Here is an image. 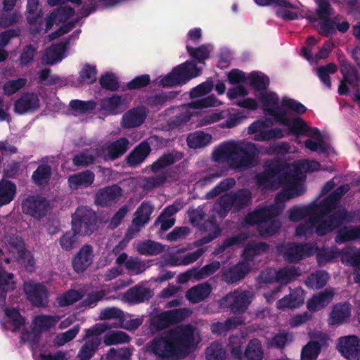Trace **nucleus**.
<instances>
[{"label":"nucleus","mask_w":360,"mask_h":360,"mask_svg":"<svg viewBox=\"0 0 360 360\" xmlns=\"http://www.w3.org/2000/svg\"><path fill=\"white\" fill-rule=\"evenodd\" d=\"M137 250L141 255H155L163 251V246L159 243L148 240L139 244Z\"/></svg>","instance_id":"59"},{"label":"nucleus","mask_w":360,"mask_h":360,"mask_svg":"<svg viewBox=\"0 0 360 360\" xmlns=\"http://www.w3.org/2000/svg\"><path fill=\"white\" fill-rule=\"evenodd\" d=\"M273 217L266 222L258 226V232L262 237L271 236L276 234L281 227V222L279 219Z\"/></svg>","instance_id":"52"},{"label":"nucleus","mask_w":360,"mask_h":360,"mask_svg":"<svg viewBox=\"0 0 360 360\" xmlns=\"http://www.w3.org/2000/svg\"><path fill=\"white\" fill-rule=\"evenodd\" d=\"M233 209V205L228 195L221 196L214 204L213 210L221 219H224L229 211Z\"/></svg>","instance_id":"57"},{"label":"nucleus","mask_w":360,"mask_h":360,"mask_svg":"<svg viewBox=\"0 0 360 360\" xmlns=\"http://www.w3.org/2000/svg\"><path fill=\"white\" fill-rule=\"evenodd\" d=\"M148 348L153 354L161 359L181 358L170 332L154 337L148 343Z\"/></svg>","instance_id":"8"},{"label":"nucleus","mask_w":360,"mask_h":360,"mask_svg":"<svg viewBox=\"0 0 360 360\" xmlns=\"http://www.w3.org/2000/svg\"><path fill=\"white\" fill-rule=\"evenodd\" d=\"M337 70L338 67L333 63H330L326 65H322L317 68V75L319 78L321 82L329 89H330L332 86L330 75L335 73Z\"/></svg>","instance_id":"53"},{"label":"nucleus","mask_w":360,"mask_h":360,"mask_svg":"<svg viewBox=\"0 0 360 360\" xmlns=\"http://www.w3.org/2000/svg\"><path fill=\"white\" fill-rule=\"evenodd\" d=\"M242 322L237 317L227 319L224 322L213 323L210 326L212 333L216 335L226 334L228 331L240 326Z\"/></svg>","instance_id":"48"},{"label":"nucleus","mask_w":360,"mask_h":360,"mask_svg":"<svg viewBox=\"0 0 360 360\" xmlns=\"http://www.w3.org/2000/svg\"><path fill=\"white\" fill-rule=\"evenodd\" d=\"M276 122L286 126L289 129V133L295 136L303 135L311 129L307 122L300 117L290 119L288 117L287 110L276 113Z\"/></svg>","instance_id":"20"},{"label":"nucleus","mask_w":360,"mask_h":360,"mask_svg":"<svg viewBox=\"0 0 360 360\" xmlns=\"http://www.w3.org/2000/svg\"><path fill=\"white\" fill-rule=\"evenodd\" d=\"M39 108L38 96L33 92H26L17 99L14 104V111L23 115L27 112H34Z\"/></svg>","instance_id":"23"},{"label":"nucleus","mask_w":360,"mask_h":360,"mask_svg":"<svg viewBox=\"0 0 360 360\" xmlns=\"http://www.w3.org/2000/svg\"><path fill=\"white\" fill-rule=\"evenodd\" d=\"M192 311L188 308L167 310L156 314L150 319V326L156 331L163 330L176 325L191 316Z\"/></svg>","instance_id":"9"},{"label":"nucleus","mask_w":360,"mask_h":360,"mask_svg":"<svg viewBox=\"0 0 360 360\" xmlns=\"http://www.w3.org/2000/svg\"><path fill=\"white\" fill-rule=\"evenodd\" d=\"M123 195V190L117 184L105 186L97 191L94 202L101 207H109L117 204Z\"/></svg>","instance_id":"17"},{"label":"nucleus","mask_w":360,"mask_h":360,"mask_svg":"<svg viewBox=\"0 0 360 360\" xmlns=\"http://www.w3.org/2000/svg\"><path fill=\"white\" fill-rule=\"evenodd\" d=\"M144 108H134L127 111L122 116V124L125 129H131L141 126L146 118Z\"/></svg>","instance_id":"28"},{"label":"nucleus","mask_w":360,"mask_h":360,"mask_svg":"<svg viewBox=\"0 0 360 360\" xmlns=\"http://www.w3.org/2000/svg\"><path fill=\"white\" fill-rule=\"evenodd\" d=\"M314 250V244L291 243L285 246L282 252V255L285 261L289 263H297L305 258L313 256Z\"/></svg>","instance_id":"15"},{"label":"nucleus","mask_w":360,"mask_h":360,"mask_svg":"<svg viewBox=\"0 0 360 360\" xmlns=\"http://www.w3.org/2000/svg\"><path fill=\"white\" fill-rule=\"evenodd\" d=\"M360 238V226H344L338 231L335 240L337 243H345Z\"/></svg>","instance_id":"44"},{"label":"nucleus","mask_w":360,"mask_h":360,"mask_svg":"<svg viewBox=\"0 0 360 360\" xmlns=\"http://www.w3.org/2000/svg\"><path fill=\"white\" fill-rule=\"evenodd\" d=\"M301 275V269L295 266H285L276 270V283L287 285Z\"/></svg>","instance_id":"42"},{"label":"nucleus","mask_w":360,"mask_h":360,"mask_svg":"<svg viewBox=\"0 0 360 360\" xmlns=\"http://www.w3.org/2000/svg\"><path fill=\"white\" fill-rule=\"evenodd\" d=\"M77 235L73 231H66L59 238L60 248L65 251H70L76 248L78 243Z\"/></svg>","instance_id":"61"},{"label":"nucleus","mask_w":360,"mask_h":360,"mask_svg":"<svg viewBox=\"0 0 360 360\" xmlns=\"http://www.w3.org/2000/svg\"><path fill=\"white\" fill-rule=\"evenodd\" d=\"M311 216H314L311 205L305 207H293L288 210L289 220L292 222L299 221Z\"/></svg>","instance_id":"58"},{"label":"nucleus","mask_w":360,"mask_h":360,"mask_svg":"<svg viewBox=\"0 0 360 360\" xmlns=\"http://www.w3.org/2000/svg\"><path fill=\"white\" fill-rule=\"evenodd\" d=\"M22 19L21 13L18 11L0 12V28H7L18 24Z\"/></svg>","instance_id":"51"},{"label":"nucleus","mask_w":360,"mask_h":360,"mask_svg":"<svg viewBox=\"0 0 360 360\" xmlns=\"http://www.w3.org/2000/svg\"><path fill=\"white\" fill-rule=\"evenodd\" d=\"M212 292L210 284L205 282L195 285L186 292V298L193 304L199 303L205 300Z\"/></svg>","instance_id":"38"},{"label":"nucleus","mask_w":360,"mask_h":360,"mask_svg":"<svg viewBox=\"0 0 360 360\" xmlns=\"http://www.w3.org/2000/svg\"><path fill=\"white\" fill-rule=\"evenodd\" d=\"M338 349L348 360H360V340L355 335L339 338Z\"/></svg>","instance_id":"19"},{"label":"nucleus","mask_w":360,"mask_h":360,"mask_svg":"<svg viewBox=\"0 0 360 360\" xmlns=\"http://www.w3.org/2000/svg\"><path fill=\"white\" fill-rule=\"evenodd\" d=\"M209 228L213 229V231L196 240V246L199 247L207 244L217 238L220 235L221 229L217 224L214 214H212L209 217L208 219L204 223V224L202 225L200 229L207 231Z\"/></svg>","instance_id":"35"},{"label":"nucleus","mask_w":360,"mask_h":360,"mask_svg":"<svg viewBox=\"0 0 360 360\" xmlns=\"http://www.w3.org/2000/svg\"><path fill=\"white\" fill-rule=\"evenodd\" d=\"M260 101L264 106V113L266 115L273 116L276 121V113L286 111V109L278 105V96L274 92L263 93L260 97Z\"/></svg>","instance_id":"29"},{"label":"nucleus","mask_w":360,"mask_h":360,"mask_svg":"<svg viewBox=\"0 0 360 360\" xmlns=\"http://www.w3.org/2000/svg\"><path fill=\"white\" fill-rule=\"evenodd\" d=\"M129 141L126 137H121L117 140L105 143L101 148L96 150L97 158L104 161H114L121 158L129 149Z\"/></svg>","instance_id":"12"},{"label":"nucleus","mask_w":360,"mask_h":360,"mask_svg":"<svg viewBox=\"0 0 360 360\" xmlns=\"http://www.w3.org/2000/svg\"><path fill=\"white\" fill-rule=\"evenodd\" d=\"M342 264L351 266L360 265V252H354L350 248L340 250V257Z\"/></svg>","instance_id":"55"},{"label":"nucleus","mask_w":360,"mask_h":360,"mask_svg":"<svg viewBox=\"0 0 360 360\" xmlns=\"http://www.w3.org/2000/svg\"><path fill=\"white\" fill-rule=\"evenodd\" d=\"M212 136L202 131H195L188 135L186 139L187 145L190 148L198 149L205 147L212 141Z\"/></svg>","instance_id":"43"},{"label":"nucleus","mask_w":360,"mask_h":360,"mask_svg":"<svg viewBox=\"0 0 360 360\" xmlns=\"http://www.w3.org/2000/svg\"><path fill=\"white\" fill-rule=\"evenodd\" d=\"M314 219V217L311 216L307 221L298 224L295 229V236L297 237H304L311 236L314 232L316 233V226L319 225V221Z\"/></svg>","instance_id":"54"},{"label":"nucleus","mask_w":360,"mask_h":360,"mask_svg":"<svg viewBox=\"0 0 360 360\" xmlns=\"http://www.w3.org/2000/svg\"><path fill=\"white\" fill-rule=\"evenodd\" d=\"M354 216L345 207H338L332 213L319 221L316 226V234L319 236H325L338 229L343 224L350 223Z\"/></svg>","instance_id":"5"},{"label":"nucleus","mask_w":360,"mask_h":360,"mask_svg":"<svg viewBox=\"0 0 360 360\" xmlns=\"http://www.w3.org/2000/svg\"><path fill=\"white\" fill-rule=\"evenodd\" d=\"M83 293L75 290H69L61 296L58 297V305L61 307H68L73 304L77 301L82 300Z\"/></svg>","instance_id":"63"},{"label":"nucleus","mask_w":360,"mask_h":360,"mask_svg":"<svg viewBox=\"0 0 360 360\" xmlns=\"http://www.w3.org/2000/svg\"><path fill=\"white\" fill-rule=\"evenodd\" d=\"M315 221H319L338 208L339 204L328 195L318 203L311 204Z\"/></svg>","instance_id":"25"},{"label":"nucleus","mask_w":360,"mask_h":360,"mask_svg":"<svg viewBox=\"0 0 360 360\" xmlns=\"http://www.w3.org/2000/svg\"><path fill=\"white\" fill-rule=\"evenodd\" d=\"M153 290L149 288L137 284L129 288L124 294V300L132 304L148 301L153 296Z\"/></svg>","instance_id":"24"},{"label":"nucleus","mask_w":360,"mask_h":360,"mask_svg":"<svg viewBox=\"0 0 360 360\" xmlns=\"http://www.w3.org/2000/svg\"><path fill=\"white\" fill-rule=\"evenodd\" d=\"M329 278V274L324 270L316 271L311 274L305 280V285L312 289H321L323 288Z\"/></svg>","instance_id":"47"},{"label":"nucleus","mask_w":360,"mask_h":360,"mask_svg":"<svg viewBox=\"0 0 360 360\" xmlns=\"http://www.w3.org/2000/svg\"><path fill=\"white\" fill-rule=\"evenodd\" d=\"M251 301L249 292H231L224 296L220 302L221 306L229 309L234 314H243L248 308Z\"/></svg>","instance_id":"14"},{"label":"nucleus","mask_w":360,"mask_h":360,"mask_svg":"<svg viewBox=\"0 0 360 360\" xmlns=\"http://www.w3.org/2000/svg\"><path fill=\"white\" fill-rule=\"evenodd\" d=\"M264 350L259 340H250L244 352V360H262Z\"/></svg>","instance_id":"45"},{"label":"nucleus","mask_w":360,"mask_h":360,"mask_svg":"<svg viewBox=\"0 0 360 360\" xmlns=\"http://www.w3.org/2000/svg\"><path fill=\"white\" fill-rule=\"evenodd\" d=\"M58 316H52L46 314L37 315L33 320L34 331H38L39 333L49 331L51 328L56 326L59 321Z\"/></svg>","instance_id":"41"},{"label":"nucleus","mask_w":360,"mask_h":360,"mask_svg":"<svg viewBox=\"0 0 360 360\" xmlns=\"http://www.w3.org/2000/svg\"><path fill=\"white\" fill-rule=\"evenodd\" d=\"M13 274L8 273L0 262V307L6 304L7 294L14 290L15 283L13 281Z\"/></svg>","instance_id":"34"},{"label":"nucleus","mask_w":360,"mask_h":360,"mask_svg":"<svg viewBox=\"0 0 360 360\" xmlns=\"http://www.w3.org/2000/svg\"><path fill=\"white\" fill-rule=\"evenodd\" d=\"M150 146L146 141H141L126 158L127 163L131 167H136L149 155Z\"/></svg>","instance_id":"30"},{"label":"nucleus","mask_w":360,"mask_h":360,"mask_svg":"<svg viewBox=\"0 0 360 360\" xmlns=\"http://www.w3.org/2000/svg\"><path fill=\"white\" fill-rule=\"evenodd\" d=\"M314 254L316 253V262L319 266H323L335 259L340 257V250L336 246L328 248L323 246L319 248L314 245Z\"/></svg>","instance_id":"36"},{"label":"nucleus","mask_w":360,"mask_h":360,"mask_svg":"<svg viewBox=\"0 0 360 360\" xmlns=\"http://www.w3.org/2000/svg\"><path fill=\"white\" fill-rule=\"evenodd\" d=\"M250 85L255 90H266L270 83L269 78L265 74L259 72H252L248 76Z\"/></svg>","instance_id":"50"},{"label":"nucleus","mask_w":360,"mask_h":360,"mask_svg":"<svg viewBox=\"0 0 360 360\" xmlns=\"http://www.w3.org/2000/svg\"><path fill=\"white\" fill-rule=\"evenodd\" d=\"M16 193L15 184L8 180L0 181V207L10 203Z\"/></svg>","instance_id":"46"},{"label":"nucleus","mask_w":360,"mask_h":360,"mask_svg":"<svg viewBox=\"0 0 360 360\" xmlns=\"http://www.w3.org/2000/svg\"><path fill=\"white\" fill-rule=\"evenodd\" d=\"M25 292L27 300L34 306L45 307L49 302L47 289L42 283H29L25 285Z\"/></svg>","instance_id":"21"},{"label":"nucleus","mask_w":360,"mask_h":360,"mask_svg":"<svg viewBox=\"0 0 360 360\" xmlns=\"http://www.w3.org/2000/svg\"><path fill=\"white\" fill-rule=\"evenodd\" d=\"M182 158V153L176 150L162 154L150 165V170L153 173H160L153 176L146 177L145 179V187L147 189H153L163 185L167 181L169 175L167 172H162V170L174 165L181 160Z\"/></svg>","instance_id":"2"},{"label":"nucleus","mask_w":360,"mask_h":360,"mask_svg":"<svg viewBox=\"0 0 360 360\" xmlns=\"http://www.w3.org/2000/svg\"><path fill=\"white\" fill-rule=\"evenodd\" d=\"M351 315V304L347 302L338 303L333 307L330 314L331 325L342 324Z\"/></svg>","instance_id":"39"},{"label":"nucleus","mask_w":360,"mask_h":360,"mask_svg":"<svg viewBox=\"0 0 360 360\" xmlns=\"http://www.w3.org/2000/svg\"><path fill=\"white\" fill-rule=\"evenodd\" d=\"M354 216L345 207H338L332 213L319 221L316 226V234L319 236H325L338 229L343 224L350 223Z\"/></svg>","instance_id":"6"},{"label":"nucleus","mask_w":360,"mask_h":360,"mask_svg":"<svg viewBox=\"0 0 360 360\" xmlns=\"http://www.w3.org/2000/svg\"><path fill=\"white\" fill-rule=\"evenodd\" d=\"M195 328L191 324L182 325L170 331L181 357L187 356L195 349Z\"/></svg>","instance_id":"10"},{"label":"nucleus","mask_w":360,"mask_h":360,"mask_svg":"<svg viewBox=\"0 0 360 360\" xmlns=\"http://www.w3.org/2000/svg\"><path fill=\"white\" fill-rule=\"evenodd\" d=\"M72 231L80 236H90L97 227V215L91 208L78 207L72 214Z\"/></svg>","instance_id":"4"},{"label":"nucleus","mask_w":360,"mask_h":360,"mask_svg":"<svg viewBox=\"0 0 360 360\" xmlns=\"http://www.w3.org/2000/svg\"><path fill=\"white\" fill-rule=\"evenodd\" d=\"M5 314L8 317L10 324L13 326V331L19 330L25 323V318L15 308L6 307L5 309Z\"/></svg>","instance_id":"60"},{"label":"nucleus","mask_w":360,"mask_h":360,"mask_svg":"<svg viewBox=\"0 0 360 360\" xmlns=\"http://www.w3.org/2000/svg\"><path fill=\"white\" fill-rule=\"evenodd\" d=\"M49 208V201L39 195H30L22 203V212L38 220L46 216Z\"/></svg>","instance_id":"16"},{"label":"nucleus","mask_w":360,"mask_h":360,"mask_svg":"<svg viewBox=\"0 0 360 360\" xmlns=\"http://www.w3.org/2000/svg\"><path fill=\"white\" fill-rule=\"evenodd\" d=\"M95 175L91 170H85L74 174L68 177V183L72 190H77L81 188H87L94 181Z\"/></svg>","instance_id":"33"},{"label":"nucleus","mask_w":360,"mask_h":360,"mask_svg":"<svg viewBox=\"0 0 360 360\" xmlns=\"http://www.w3.org/2000/svg\"><path fill=\"white\" fill-rule=\"evenodd\" d=\"M201 72L202 69L197 66L195 61L186 60L161 77L159 82L162 86H182L199 76Z\"/></svg>","instance_id":"3"},{"label":"nucleus","mask_w":360,"mask_h":360,"mask_svg":"<svg viewBox=\"0 0 360 360\" xmlns=\"http://www.w3.org/2000/svg\"><path fill=\"white\" fill-rule=\"evenodd\" d=\"M235 184L236 181L233 178L225 179L221 181L216 186L206 193V198L208 200L213 199L222 192L233 188Z\"/></svg>","instance_id":"62"},{"label":"nucleus","mask_w":360,"mask_h":360,"mask_svg":"<svg viewBox=\"0 0 360 360\" xmlns=\"http://www.w3.org/2000/svg\"><path fill=\"white\" fill-rule=\"evenodd\" d=\"M110 328L108 323H99L86 330L84 339L91 338L86 340L79 351L78 356L81 360H89L94 356L101 344L98 336Z\"/></svg>","instance_id":"7"},{"label":"nucleus","mask_w":360,"mask_h":360,"mask_svg":"<svg viewBox=\"0 0 360 360\" xmlns=\"http://www.w3.org/2000/svg\"><path fill=\"white\" fill-rule=\"evenodd\" d=\"M250 266L246 262H239L237 264L225 269L222 272V280L227 283H235L241 279L250 272Z\"/></svg>","instance_id":"26"},{"label":"nucleus","mask_w":360,"mask_h":360,"mask_svg":"<svg viewBox=\"0 0 360 360\" xmlns=\"http://www.w3.org/2000/svg\"><path fill=\"white\" fill-rule=\"evenodd\" d=\"M271 124L270 119L264 120H256L253 122L248 127V133L255 134L254 140L257 141H269L275 139H281L284 134L281 129L276 127L266 130V128Z\"/></svg>","instance_id":"13"},{"label":"nucleus","mask_w":360,"mask_h":360,"mask_svg":"<svg viewBox=\"0 0 360 360\" xmlns=\"http://www.w3.org/2000/svg\"><path fill=\"white\" fill-rule=\"evenodd\" d=\"M322 345L319 341L311 340L301 351V360H316L321 351Z\"/></svg>","instance_id":"49"},{"label":"nucleus","mask_w":360,"mask_h":360,"mask_svg":"<svg viewBox=\"0 0 360 360\" xmlns=\"http://www.w3.org/2000/svg\"><path fill=\"white\" fill-rule=\"evenodd\" d=\"M153 210V206L148 201H143L138 207L134 213V218L132 220V224L136 228V232L140 231L141 228L149 221Z\"/></svg>","instance_id":"31"},{"label":"nucleus","mask_w":360,"mask_h":360,"mask_svg":"<svg viewBox=\"0 0 360 360\" xmlns=\"http://www.w3.org/2000/svg\"><path fill=\"white\" fill-rule=\"evenodd\" d=\"M335 295L333 289H326L314 295L308 300L307 306L310 311H318L327 307L333 300Z\"/></svg>","instance_id":"27"},{"label":"nucleus","mask_w":360,"mask_h":360,"mask_svg":"<svg viewBox=\"0 0 360 360\" xmlns=\"http://www.w3.org/2000/svg\"><path fill=\"white\" fill-rule=\"evenodd\" d=\"M186 51L188 55L196 62L202 63L210 58V51L208 47L202 44L197 48H194L190 45H186Z\"/></svg>","instance_id":"56"},{"label":"nucleus","mask_w":360,"mask_h":360,"mask_svg":"<svg viewBox=\"0 0 360 360\" xmlns=\"http://www.w3.org/2000/svg\"><path fill=\"white\" fill-rule=\"evenodd\" d=\"M227 195L236 212H238L251 204L252 195L248 189H239L234 193H231Z\"/></svg>","instance_id":"40"},{"label":"nucleus","mask_w":360,"mask_h":360,"mask_svg":"<svg viewBox=\"0 0 360 360\" xmlns=\"http://www.w3.org/2000/svg\"><path fill=\"white\" fill-rule=\"evenodd\" d=\"M221 264L218 261H214L206 264L201 269L192 268L180 275L181 282H187L189 280L199 281L213 274L220 269Z\"/></svg>","instance_id":"22"},{"label":"nucleus","mask_w":360,"mask_h":360,"mask_svg":"<svg viewBox=\"0 0 360 360\" xmlns=\"http://www.w3.org/2000/svg\"><path fill=\"white\" fill-rule=\"evenodd\" d=\"M258 153L251 142H224L213 152V157L216 161H227L231 168L244 170L255 166Z\"/></svg>","instance_id":"1"},{"label":"nucleus","mask_w":360,"mask_h":360,"mask_svg":"<svg viewBox=\"0 0 360 360\" xmlns=\"http://www.w3.org/2000/svg\"><path fill=\"white\" fill-rule=\"evenodd\" d=\"M52 176V168L46 164H40L31 176L32 182L38 187H44L50 182Z\"/></svg>","instance_id":"37"},{"label":"nucleus","mask_w":360,"mask_h":360,"mask_svg":"<svg viewBox=\"0 0 360 360\" xmlns=\"http://www.w3.org/2000/svg\"><path fill=\"white\" fill-rule=\"evenodd\" d=\"M94 258L92 245L84 244L72 257V265L74 271L77 274L83 273L92 264Z\"/></svg>","instance_id":"18"},{"label":"nucleus","mask_w":360,"mask_h":360,"mask_svg":"<svg viewBox=\"0 0 360 360\" xmlns=\"http://www.w3.org/2000/svg\"><path fill=\"white\" fill-rule=\"evenodd\" d=\"M269 249V245L265 242L251 240L245 245L241 257L247 263L253 261L256 256L268 252Z\"/></svg>","instance_id":"32"},{"label":"nucleus","mask_w":360,"mask_h":360,"mask_svg":"<svg viewBox=\"0 0 360 360\" xmlns=\"http://www.w3.org/2000/svg\"><path fill=\"white\" fill-rule=\"evenodd\" d=\"M283 207L279 205H270L257 208L246 214L243 224L246 226L262 224L268 219L276 217L282 214ZM258 229V227L257 228Z\"/></svg>","instance_id":"11"},{"label":"nucleus","mask_w":360,"mask_h":360,"mask_svg":"<svg viewBox=\"0 0 360 360\" xmlns=\"http://www.w3.org/2000/svg\"><path fill=\"white\" fill-rule=\"evenodd\" d=\"M205 354L207 360H224L226 351L221 343L215 342L206 349Z\"/></svg>","instance_id":"64"}]
</instances>
